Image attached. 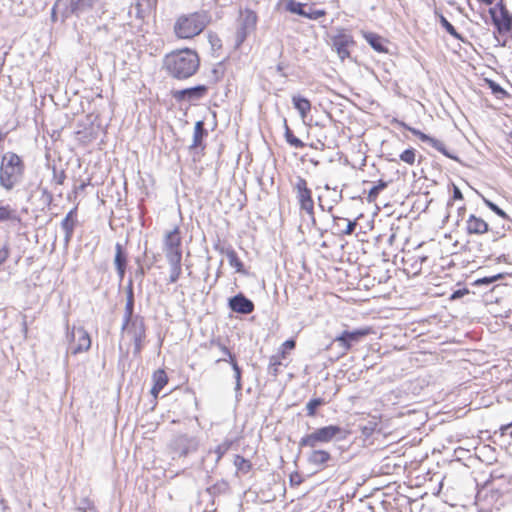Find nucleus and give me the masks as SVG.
Returning a JSON list of instances; mask_svg holds the SVG:
<instances>
[{
  "label": "nucleus",
  "mask_w": 512,
  "mask_h": 512,
  "mask_svg": "<svg viewBox=\"0 0 512 512\" xmlns=\"http://www.w3.org/2000/svg\"><path fill=\"white\" fill-rule=\"evenodd\" d=\"M156 6L157 0H136V3L131 7L129 13L132 14L134 10L135 17L144 20L156 9Z\"/></svg>",
  "instance_id": "nucleus-19"
},
{
  "label": "nucleus",
  "mask_w": 512,
  "mask_h": 512,
  "mask_svg": "<svg viewBox=\"0 0 512 512\" xmlns=\"http://www.w3.org/2000/svg\"><path fill=\"white\" fill-rule=\"evenodd\" d=\"M229 483L226 480H219L207 488V492L212 496L226 494L229 491Z\"/></svg>",
  "instance_id": "nucleus-34"
},
{
  "label": "nucleus",
  "mask_w": 512,
  "mask_h": 512,
  "mask_svg": "<svg viewBox=\"0 0 512 512\" xmlns=\"http://www.w3.org/2000/svg\"><path fill=\"white\" fill-rule=\"evenodd\" d=\"M486 82L496 98L504 99L507 96V92L498 83L493 80H486Z\"/></svg>",
  "instance_id": "nucleus-45"
},
{
  "label": "nucleus",
  "mask_w": 512,
  "mask_h": 512,
  "mask_svg": "<svg viewBox=\"0 0 512 512\" xmlns=\"http://www.w3.org/2000/svg\"><path fill=\"white\" fill-rule=\"evenodd\" d=\"M399 158L401 161L413 165L416 160V151L413 148L406 149L399 155Z\"/></svg>",
  "instance_id": "nucleus-47"
},
{
  "label": "nucleus",
  "mask_w": 512,
  "mask_h": 512,
  "mask_svg": "<svg viewBox=\"0 0 512 512\" xmlns=\"http://www.w3.org/2000/svg\"><path fill=\"white\" fill-rule=\"evenodd\" d=\"M463 194L460 188L456 185H453V200H462Z\"/></svg>",
  "instance_id": "nucleus-56"
},
{
  "label": "nucleus",
  "mask_w": 512,
  "mask_h": 512,
  "mask_svg": "<svg viewBox=\"0 0 512 512\" xmlns=\"http://www.w3.org/2000/svg\"><path fill=\"white\" fill-rule=\"evenodd\" d=\"M68 348L67 353L77 355L86 352L91 347V338L84 327H75L71 329L67 326Z\"/></svg>",
  "instance_id": "nucleus-6"
},
{
  "label": "nucleus",
  "mask_w": 512,
  "mask_h": 512,
  "mask_svg": "<svg viewBox=\"0 0 512 512\" xmlns=\"http://www.w3.org/2000/svg\"><path fill=\"white\" fill-rule=\"evenodd\" d=\"M427 144H429L430 146H432L433 148H435L436 150H438L440 153H442L444 156L450 158V159H453L455 161H459V158L456 156V155H453L451 154L447 149H446V146L445 144L436 139V138H433V137H429V140H427L426 142Z\"/></svg>",
  "instance_id": "nucleus-33"
},
{
  "label": "nucleus",
  "mask_w": 512,
  "mask_h": 512,
  "mask_svg": "<svg viewBox=\"0 0 512 512\" xmlns=\"http://www.w3.org/2000/svg\"><path fill=\"white\" fill-rule=\"evenodd\" d=\"M466 293H468V291L466 289H459V290H456L453 292V294L451 295V299H458V298H461L463 295H465Z\"/></svg>",
  "instance_id": "nucleus-59"
},
{
  "label": "nucleus",
  "mask_w": 512,
  "mask_h": 512,
  "mask_svg": "<svg viewBox=\"0 0 512 512\" xmlns=\"http://www.w3.org/2000/svg\"><path fill=\"white\" fill-rule=\"evenodd\" d=\"M307 462L309 465L314 466L317 471H322L333 466L331 463L334 462V458L326 450L312 448L307 454Z\"/></svg>",
  "instance_id": "nucleus-14"
},
{
  "label": "nucleus",
  "mask_w": 512,
  "mask_h": 512,
  "mask_svg": "<svg viewBox=\"0 0 512 512\" xmlns=\"http://www.w3.org/2000/svg\"><path fill=\"white\" fill-rule=\"evenodd\" d=\"M404 128L410 131L413 135L417 136L422 142L426 143L429 140V135L421 132L420 130L403 124Z\"/></svg>",
  "instance_id": "nucleus-50"
},
{
  "label": "nucleus",
  "mask_w": 512,
  "mask_h": 512,
  "mask_svg": "<svg viewBox=\"0 0 512 512\" xmlns=\"http://www.w3.org/2000/svg\"><path fill=\"white\" fill-rule=\"evenodd\" d=\"M229 308L236 313L247 315L254 311V303L244 294L238 293L228 301Z\"/></svg>",
  "instance_id": "nucleus-15"
},
{
  "label": "nucleus",
  "mask_w": 512,
  "mask_h": 512,
  "mask_svg": "<svg viewBox=\"0 0 512 512\" xmlns=\"http://www.w3.org/2000/svg\"><path fill=\"white\" fill-rule=\"evenodd\" d=\"M354 44L353 38L347 34H339L333 38V48L341 60L350 56L349 46Z\"/></svg>",
  "instance_id": "nucleus-18"
},
{
  "label": "nucleus",
  "mask_w": 512,
  "mask_h": 512,
  "mask_svg": "<svg viewBox=\"0 0 512 512\" xmlns=\"http://www.w3.org/2000/svg\"><path fill=\"white\" fill-rule=\"evenodd\" d=\"M126 268L127 267L116 268V271H117V274H118V277H119L120 281H122L124 279V276H125V273H126Z\"/></svg>",
  "instance_id": "nucleus-61"
},
{
  "label": "nucleus",
  "mask_w": 512,
  "mask_h": 512,
  "mask_svg": "<svg viewBox=\"0 0 512 512\" xmlns=\"http://www.w3.org/2000/svg\"><path fill=\"white\" fill-rule=\"evenodd\" d=\"M114 264L116 268L127 267V254L123 245L119 242L115 245Z\"/></svg>",
  "instance_id": "nucleus-29"
},
{
  "label": "nucleus",
  "mask_w": 512,
  "mask_h": 512,
  "mask_svg": "<svg viewBox=\"0 0 512 512\" xmlns=\"http://www.w3.org/2000/svg\"><path fill=\"white\" fill-rule=\"evenodd\" d=\"M286 357V351L282 350L280 354L273 355L269 360V373L273 376H277L279 373V367L282 365L281 358Z\"/></svg>",
  "instance_id": "nucleus-36"
},
{
  "label": "nucleus",
  "mask_w": 512,
  "mask_h": 512,
  "mask_svg": "<svg viewBox=\"0 0 512 512\" xmlns=\"http://www.w3.org/2000/svg\"><path fill=\"white\" fill-rule=\"evenodd\" d=\"M427 144H429L430 146H432L433 148H435L436 150H438L440 153H442L444 156L450 158V159H453L455 161H459V158L456 156V155H453L451 154L447 149H446V146L445 144L436 139V138H433V137H429V140H427L426 142Z\"/></svg>",
  "instance_id": "nucleus-32"
},
{
  "label": "nucleus",
  "mask_w": 512,
  "mask_h": 512,
  "mask_svg": "<svg viewBox=\"0 0 512 512\" xmlns=\"http://www.w3.org/2000/svg\"><path fill=\"white\" fill-rule=\"evenodd\" d=\"M41 201L45 206H50L53 201V195L46 188H41Z\"/></svg>",
  "instance_id": "nucleus-51"
},
{
  "label": "nucleus",
  "mask_w": 512,
  "mask_h": 512,
  "mask_svg": "<svg viewBox=\"0 0 512 512\" xmlns=\"http://www.w3.org/2000/svg\"><path fill=\"white\" fill-rule=\"evenodd\" d=\"M345 434L346 431L337 425L321 427L303 436L299 441V447L316 448L319 443H329L333 439H343Z\"/></svg>",
  "instance_id": "nucleus-4"
},
{
  "label": "nucleus",
  "mask_w": 512,
  "mask_h": 512,
  "mask_svg": "<svg viewBox=\"0 0 512 512\" xmlns=\"http://www.w3.org/2000/svg\"><path fill=\"white\" fill-rule=\"evenodd\" d=\"M7 136V132H3L1 129H0V145L2 144V142L4 141V139L6 138Z\"/></svg>",
  "instance_id": "nucleus-64"
},
{
  "label": "nucleus",
  "mask_w": 512,
  "mask_h": 512,
  "mask_svg": "<svg viewBox=\"0 0 512 512\" xmlns=\"http://www.w3.org/2000/svg\"><path fill=\"white\" fill-rule=\"evenodd\" d=\"M5 221H20L16 210L12 209L9 205H0V222Z\"/></svg>",
  "instance_id": "nucleus-30"
},
{
  "label": "nucleus",
  "mask_w": 512,
  "mask_h": 512,
  "mask_svg": "<svg viewBox=\"0 0 512 512\" xmlns=\"http://www.w3.org/2000/svg\"><path fill=\"white\" fill-rule=\"evenodd\" d=\"M73 0H57L53 6V14L60 13L63 19L75 15V12H70Z\"/></svg>",
  "instance_id": "nucleus-26"
},
{
  "label": "nucleus",
  "mask_w": 512,
  "mask_h": 512,
  "mask_svg": "<svg viewBox=\"0 0 512 512\" xmlns=\"http://www.w3.org/2000/svg\"><path fill=\"white\" fill-rule=\"evenodd\" d=\"M489 14L499 34L508 33L512 30V13L507 9L503 0L491 7Z\"/></svg>",
  "instance_id": "nucleus-7"
},
{
  "label": "nucleus",
  "mask_w": 512,
  "mask_h": 512,
  "mask_svg": "<svg viewBox=\"0 0 512 512\" xmlns=\"http://www.w3.org/2000/svg\"><path fill=\"white\" fill-rule=\"evenodd\" d=\"M24 172L25 164L21 157L14 152L5 153L0 163V186L11 191L22 181Z\"/></svg>",
  "instance_id": "nucleus-3"
},
{
  "label": "nucleus",
  "mask_w": 512,
  "mask_h": 512,
  "mask_svg": "<svg viewBox=\"0 0 512 512\" xmlns=\"http://www.w3.org/2000/svg\"><path fill=\"white\" fill-rule=\"evenodd\" d=\"M230 364H231L232 369L234 371V378H235V382H236L235 391L236 392H240L241 389H242V384H241V373H242V370H241L240 366L238 365V363L236 362V359H232L231 358Z\"/></svg>",
  "instance_id": "nucleus-46"
},
{
  "label": "nucleus",
  "mask_w": 512,
  "mask_h": 512,
  "mask_svg": "<svg viewBox=\"0 0 512 512\" xmlns=\"http://www.w3.org/2000/svg\"><path fill=\"white\" fill-rule=\"evenodd\" d=\"M208 91L205 85H197L182 90L172 91L173 98L178 102H194L202 99Z\"/></svg>",
  "instance_id": "nucleus-13"
},
{
  "label": "nucleus",
  "mask_w": 512,
  "mask_h": 512,
  "mask_svg": "<svg viewBox=\"0 0 512 512\" xmlns=\"http://www.w3.org/2000/svg\"><path fill=\"white\" fill-rule=\"evenodd\" d=\"M369 334V329L344 330L336 336L331 345L337 344L341 348V355H345L353 345L359 343Z\"/></svg>",
  "instance_id": "nucleus-11"
},
{
  "label": "nucleus",
  "mask_w": 512,
  "mask_h": 512,
  "mask_svg": "<svg viewBox=\"0 0 512 512\" xmlns=\"http://www.w3.org/2000/svg\"><path fill=\"white\" fill-rule=\"evenodd\" d=\"M126 333L130 336L134 344V355H139L143 348V341L146 337V328L144 319L140 316H135L127 327L123 328Z\"/></svg>",
  "instance_id": "nucleus-9"
},
{
  "label": "nucleus",
  "mask_w": 512,
  "mask_h": 512,
  "mask_svg": "<svg viewBox=\"0 0 512 512\" xmlns=\"http://www.w3.org/2000/svg\"><path fill=\"white\" fill-rule=\"evenodd\" d=\"M226 257L228 258L230 266L235 268L237 273H245L243 262L239 259L234 249L226 251Z\"/></svg>",
  "instance_id": "nucleus-35"
},
{
  "label": "nucleus",
  "mask_w": 512,
  "mask_h": 512,
  "mask_svg": "<svg viewBox=\"0 0 512 512\" xmlns=\"http://www.w3.org/2000/svg\"><path fill=\"white\" fill-rule=\"evenodd\" d=\"M181 260L182 259H167L170 266L169 283H175L180 278L182 273Z\"/></svg>",
  "instance_id": "nucleus-28"
},
{
  "label": "nucleus",
  "mask_w": 512,
  "mask_h": 512,
  "mask_svg": "<svg viewBox=\"0 0 512 512\" xmlns=\"http://www.w3.org/2000/svg\"><path fill=\"white\" fill-rule=\"evenodd\" d=\"M214 249L218 251L220 254L226 255V251L233 250V247L231 245L225 246L218 241L214 244Z\"/></svg>",
  "instance_id": "nucleus-53"
},
{
  "label": "nucleus",
  "mask_w": 512,
  "mask_h": 512,
  "mask_svg": "<svg viewBox=\"0 0 512 512\" xmlns=\"http://www.w3.org/2000/svg\"><path fill=\"white\" fill-rule=\"evenodd\" d=\"M325 15L326 12L324 10L313 9L310 7L309 10H305L303 17L311 20H317Z\"/></svg>",
  "instance_id": "nucleus-48"
},
{
  "label": "nucleus",
  "mask_w": 512,
  "mask_h": 512,
  "mask_svg": "<svg viewBox=\"0 0 512 512\" xmlns=\"http://www.w3.org/2000/svg\"><path fill=\"white\" fill-rule=\"evenodd\" d=\"M211 345L213 346H216L219 348V350L225 355L228 357V359L226 358H220L218 359L216 362H221V361H227V362H231V358L232 359H236V356L234 354L231 353V351L228 349V347L226 345H224L223 343H221L220 341H216V340H212L211 341Z\"/></svg>",
  "instance_id": "nucleus-42"
},
{
  "label": "nucleus",
  "mask_w": 512,
  "mask_h": 512,
  "mask_svg": "<svg viewBox=\"0 0 512 512\" xmlns=\"http://www.w3.org/2000/svg\"><path fill=\"white\" fill-rule=\"evenodd\" d=\"M465 229L468 235H482L489 231V225L481 217L470 214L466 220Z\"/></svg>",
  "instance_id": "nucleus-16"
},
{
  "label": "nucleus",
  "mask_w": 512,
  "mask_h": 512,
  "mask_svg": "<svg viewBox=\"0 0 512 512\" xmlns=\"http://www.w3.org/2000/svg\"><path fill=\"white\" fill-rule=\"evenodd\" d=\"M427 260L426 256H419L417 258L411 257L404 259V263L407 266L406 270L408 272L413 273L414 275L418 274L422 269V264Z\"/></svg>",
  "instance_id": "nucleus-27"
},
{
  "label": "nucleus",
  "mask_w": 512,
  "mask_h": 512,
  "mask_svg": "<svg viewBox=\"0 0 512 512\" xmlns=\"http://www.w3.org/2000/svg\"><path fill=\"white\" fill-rule=\"evenodd\" d=\"M230 447L231 442L224 441L223 443L219 444L214 451H209L207 456L215 454V464H217L221 460V458L228 452Z\"/></svg>",
  "instance_id": "nucleus-39"
},
{
  "label": "nucleus",
  "mask_w": 512,
  "mask_h": 512,
  "mask_svg": "<svg viewBox=\"0 0 512 512\" xmlns=\"http://www.w3.org/2000/svg\"><path fill=\"white\" fill-rule=\"evenodd\" d=\"M305 5L295 0H288L286 3V10L300 16L304 15Z\"/></svg>",
  "instance_id": "nucleus-43"
},
{
  "label": "nucleus",
  "mask_w": 512,
  "mask_h": 512,
  "mask_svg": "<svg viewBox=\"0 0 512 512\" xmlns=\"http://www.w3.org/2000/svg\"><path fill=\"white\" fill-rule=\"evenodd\" d=\"M65 178H66V175H65L64 171H61L60 174H58V175L55 174L56 182L59 185H62L64 183Z\"/></svg>",
  "instance_id": "nucleus-60"
},
{
  "label": "nucleus",
  "mask_w": 512,
  "mask_h": 512,
  "mask_svg": "<svg viewBox=\"0 0 512 512\" xmlns=\"http://www.w3.org/2000/svg\"><path fill=\"white\" fill-rule=\"evenodd\" d=\"M290 482L292 485H299L302 482L301 476L297 472L291 474Z\"/></svg>",
  "instance_id": "nucleus-57"
},
{
  "label": "nucleus",
  "mask_w": 512,
  "mask_h": 512,
  "mask_svg": "<svg viewBox=\"0 0 512 512\" xmlns=\"http://www.w3.org/2000/svg\"><path fill=\"white\" fill-rule=\"evenodd\" d=\"M344 220L347 221V225H346V228L343 230V233L346 235H350L354 232L357 224L355 221H350L347 219H344Z\"/></svg>",
  "instance_id": "nucleus-54"
},
{
  "label": "nucleus",
  "mask_w": 512,
  "mask_h": 512,
  "mask_svg": "<svg viewBox=\"0 0 512 512\" xmlns=\"http://www.w3.org/2000/svg\"><path fill=\"white\" fill-rule=\"evenodd\" d=\"M284 127H285V139L287 143L294 147V148H303L305 146V143L301 141L299 138L294 136L293 132L289 128L287 121L284 120Z\"/></svg>",
  "instance_id": "nucleus-37"
},
{
  "label": "nucleus",
  "mask_w": 512,
  "mask_h": 512,
  "mask_svg": "<svg viewBox=\"0 0 512 512\" xmlns=\"http://www.w3.org/2000/svg\"><path fill=\"white\" fill-rule=\"evenodd\" d=\"M234 465L237 468V471L243 474L249 473L250 470L252 469L251 462L240 455L235 456Z\"/></svg>",
  "instance_id": "nucleus-38"
},
{
  "label": "nucleus",
  "mask_w": 512,
  "mask_h": 512,
  "mask_svg": "<svg viewBox=\"0 0 512 512\" xmlns=\"http://www.w3.org/2000/svg\"><path fill=\"white\" fill-rule=\"evenodd\" d=\"M502 278V274H497L495 276H492V277H485L483 279H481L479 282L481 283H492L498 279H501Z\"/></svg>",
  "instance_id": "nucleus-58"
},
{
  "label": "nucleus",
  "mask_w": 512,
  "mask_h": 512,
  "mask_svg": "<svg viewBox=\"0 0 512 512\" xmlns=\"http://www.w3.org/2000/svg\"><path fill=\"white\" fill-rule=\"evenodd\" d=\"M9 254L10 251L7 244L0 248V266L8 259Z\"/></svg>",
  "instance_id": "nucleus-52"
},
{
  "label": "nucleus",
  "mask_w": 512,
  "mask_h": 512,
  "mask_svg": "<svg viewBox=\"0 0 512 512\" xmlns=\"http://www.w3.org/2000/svg\"><path fill=\"white\" fill-rule=\"evenodd\" d=\"M441 26L455 39H462L461 35L457 32L454 26L442 15H439Z\"/></svg>",
  "instance_id": "nucleus-44"
},
{
  "label": "nucleus",
  "mask_w": 512,
  "mask_h": 512,
  "mask_svg": "<svg viewBox=\"0 0 512 512\" xmlns=\"http://www.w3.org/2000/svg\"><path fill=\"white\" fill-rule=\"evenodd\" d=\"M144 275H145V270H144V268H143V267H139V268L137 269V271H136V276H137V277L139 276V277L143 278V277H144Z\"/></svg>",
  "instance_id": "nucleus-62"
},
{
  "label": "nucleus",
  "mask_w": 512,
  "mask_h": 512,
  "mask_svg": "<svg viewBox=\"0 0 512 512\" xmlns=\"http://www.w3.org/2000/svg\"><path fill=\"white\" fill-rule=\"evenodd\" d=\"M199 439L192 434L179 433L174 435L169 443V450L176 457H187L188 455L195 453L199 448Z\"/></svg>",
  "instance_id": "nucleus-5"
},
{
  "label": "nucleus",
  "mask_w": 512,
  "mask_h": 512,
  "mask_svg": "<svg viewBox=\"0 0 512 512\" xmlns=\"http://www.w3.org/2000/svg\"><path fill=\"white\" fill-rule=\"evenodd\" d=\"M163 250L166 259H182L181 236L178 227L165 235Z\"/></svg>",
  "instance_id": "nucleus-12"
},
{
  "label": "nucleus",
  "mask_w": 512,
  "mask_h": 512,
  "mask_svg": "<svg viewBox=\"0 0 512 512\" xmlns=\"http://www.w3.org/2000/svg\"><path fill=\"white\" fill-rule=\"evenodd\" d=\"M210 42H211L212 46H215L217 43L220 42V39L217 37L210 36Z\"/></svg>",
  "instance_id": "nucleus-63"
},
{
  "label": "nucleus",
  "mask_w": 512,
  "mask_h": 512,
  "mask_svg": "<svg viewBox=\"0 0 512 512\" xmlns=\"http://www.w3.org/2000/svg\"><path fill=\"white\" fill-rule=\"evenodd\" d=\"M293 189L296 193V198L298 200L301 210H304L309 215L313 216L314 201L312 199V192L308 188L307 181L303 177L298 176L296 178V182L293 186Z\"/></svg>",
  "instance_id": "nucleus-10"
},
{
  "label": "nucleus",
  "mask_w": 512,
  "mask_h": 512,
  "mask_svg": "<svg viewBox=\"0 0 512 512\" xmlns=\"http://www.w3.org/2000/svg\"><path fill=\"white\" fill-rule=\"evenodd\" d=\"M257 19V15L253 10L245 9L241 11L239 25L235 34L236 48H239L247 36L256 28Z\"/></svg>",
  "instance_id": "nucleus-8"
},
{
  "label": "nucleus",
  "mask_w": 512,
  "mask_h": 512,
  "mask_svg": "<svg viewBox=\"0 0 512 512\" xmlns=\"http://www.w3.org/2000/svg\"><path fill=\"white\" fill-rule=\"evenodd\" d=\"M324 404L325 401L322 398H313L309 400L306 404L307 415L310 417L315 416L317 409Z\"/></svg>",
  "instance_id": "nucleus-41"
},
{
  "label": "nucleus",
  "mask_w": 512,
  "mask_h": 512,
  "mask_svg": "<svg viewBox=\"0 0 512 512\" xmlns=\"http://www.w3.org/2000/svg\"><path fill=\"white\" fill-rule=\"evenodd\" d=\"M210 21L211 16L205 10L183 14L175 21L174 33L179 39H192L202 33Z\"/></svg>",
  "instance_id": "nucleus-2"
},
{
  "label": "nucleus",
  "mask_w": 512,
  "mask_h": 512,
  "mask_svg": "<svg viewBox=\"0 0 512 512\" xmlns=\"http://www.w3.org/2000/svg\"><path fill=\"white\" fill-rule=\"evenodd\" d=\"M208 136V131L205 129L203 121H197L194 126L193 141L190 145V149L203 148L202 142L205 137Z\"/></svg>",
  "instance_id": "nucleus-22"
},
{
  "label": "nucleus",
  "mask_w": 512,
  "mask_h": 512,
  "mask_svg": "<svg viewBox=\"0 0 512 512\" xmlns=\"http://www.w3.org/2000/svg\"><path fill=\"white\" fill-rule=\"evenodd\" d=\"M99 0H73L70 12H75V16L91 10Z\"/></svg>",
  "instance_id": "nucleus-25"
},
{
  "label": "nucleus",
  "mask_w": 512,
  "mask_h": 512,
  "mask_svg": "<svg viewBox=\"0 0 512 512\" xmlns=\"http://www.w3.org/2000/svg\"><path fill=\"white\" fill-rule=\"evenodd\" d=\"M364 39L371 45V47L380 53L387 52V48L384 45V40L381 36L373 32H363Z\"/></svg>",
  "instance_id": "nucleus-24"
},
{
  "label": "nucleus",
  "mask_w": 512,
  "mask_h": 512,
  "mask_svg": "<svg viewBox=\"0 0 512 512\" xmlns=\"http://www.w3.org/2000/svg\"><path fill=\"white\" fill-rule=\"evenodd\" d=\"M296 346V342L294 339H288L282 344V348L285 351L286 349H294Z\"/></svg>",
  "instance_id": "nucleus-55"
},
{
  "label": "nucleus",
  "mask_w": 512,
  "mask_h": 512,
  "mask_svg": "<svg viewBox=\"0 0 512 512\" xmlns=\"http://www.w3.org/2000/svg\"><path fill=\"white\" fill-rule=\"evenodd\" d=\"M153 386L150 393L154 398L158 397V394L168 383V376L163 369H158L153 373L152 376Z\"/></svg>",
  "instance_id": "nucleus-21"
},
{
  "label": "nucleus",
  "mask_w": 512,
  "mask_h": 512,
  "mask_svg": "<svg viewBox=\"0 0 512 512\" xmlns=\"http://www.w3.org/2000/svg\"><path fill=\"white\" fill-rule=\"evenodd\" d=\"M200 58L196 51L185 48L172 51L163 61L167 74L178 80H185L193 76L199 69Z\"/></svg>",
  "instance_id": "nucleus-1"
},
{
  "label": "nucleus",
  "mask_w": 512,
  "mask_h": 512,
  "mask_svg": "<svg viewBox=\"0 0 512 512\" xmlns=\"http://www.w3.org/2000/svg\"><path fill=\"white\" fill-rule=\"evenodd\" d=\"M127 299L124 313V323L123 328L127 327L130 321L134 319L133 311H134V292H133V282L132 279L129 280L127 289Z\"/></svg>",
  "instance_id": "nucleus-20"
},
{
  "label": "nucleus",
  "mask_w": 512,
  "mask_h": 512,
  "mask_svg": "<svg viewBox=\"0 0 512 512\" xmlns=\"http://www.w3.org/2000/svg\"><path fill=\"white\" fill-rule=\"evenodd\" d=\"M427 144H429L430 146H432L433 148H435L436 150H438L440 153H442L444 156L450 158V159H453L455 161H459V158L456 156V155H453L451 154L447 149H446V146L445 144L436 139V138H433V137H429V140H427L426 142Z\"/></svg>",
  "instance_id": "nucleus-31"
},
{
  "label": "nucleus",
  "mask_w": 512,
  "mask_h": 512,
  "mask_svg": "<svg viewBox=\"0 0 512 512\" xmlns=\"http://www.w3.org/2000/svg\"><path fill=\"white\" fill-rule=\"evenodd\" d=\"M76 213H77V207L71 209L66 214V216L64 217V219L61 221V224H60L61 229L64 231V243L66 246L70 243V241L73 237L74 229L77 224Z\"/></svg>",
  "instance_id": "nucleus-17"
},
{
  "label": "nucleus",
  "mask_w": 512,
  "mask_h": 512,
  "mask_svg": "<svg viewBox=\"0 0 512 512\" xmlns=\"http://www.w3.org/2000/svg\"><path fill=\"white\" fill-rule=\"evenodd\" d=\"M386 187H387V182H385L383 180H379L378 183L376 185H374L369 190V193H368V196H367V201L369 203L374 202L376 200V198L378 197L379 193L382 190H384Z\"/></svg>",
  "instance_id": "nucleus-40"
},
{
  "label": "nucleus",
  "mask_w": 512,
  "mask_h": 512,
  "mask_svg": "<svg viewBox=\"0 0 512 512\" xmlns=\"http://www.w3.org/2000/svg\"><path fill=\"white\" fill-rule=\"evenodd\" d=\"M484 203L489 207L494 213H496L498 216L506 219L508 218L507 214L504 210H502L498 205L493 203L492 201L484 198Z\"/></svg>",
  "instance_id": "nucleus-49"
},
{
  "label": "nucleus",
  "mask_w": 512,
  "mask_h": 512,
  "mask_svg": "<svg viewBox=\"0 0 512 512\" xmlns=\"http://www.w3.org/2000/svg\"><path fill=\"white\" fill-rule=\"evenodd\" d=\"M292 103L296 110H298L302 119H305L311 110V102L300 95L292 96Z\"/></svg>",
  "instance_id": "nucleus-23"
}]
</instances>
